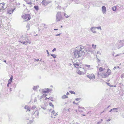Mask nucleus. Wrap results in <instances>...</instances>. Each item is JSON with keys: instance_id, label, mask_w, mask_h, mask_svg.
<instances>
[{"instance_id": "obj_12", "label": "nucleus", "mask_w": 124, "mask_h": 124, "mask_svg": "<svg viewBox=\"0 0 124 124\" xmlns=\"http://www.w3.org/2000/svg\"><path fill=\"white\" fill-rule=\"evenodd\" d=\"M109 76V74L108 75H107V74L106 73H102L101 75V76L103 78H106L108 76Z\"/></svg>"}, {"instance_id": "obj_9", "label": "nucleus", "mask_w": 124, "mask_h": 124, "mask_svg": "<svg viewBox=\"0 0 124 124\" xmlns=\"http://www.w3.org/2000/svg\"><path fill=\"white\" fill-rule=\"evenodd\" d=\"M102 11L103 13L104 14H106V8L104 6H103L101 8Z\"/></svg>"}, {"instance_id": "obj_35", "label": "nucleus", "mask_w": 124, "mask_h": 124, "mask_svg": "<svg viewBox=\"0 0 124 124\" xmlns=\"http://www.w3.org/2000/svg\"><path fill=\"white\" fill-rule=\"evenodd\" d=\"M11 10L12 9H10L9 10H8V13L9 14H11L12 13H11Z\"/></svg>"}, {"instance_id": "obj_58", "label": "nucleus", "mask_w": 124, "mask_h": 124, "mask_svg": "<svg viewBox=\"0 0 124 124\" xmlns=\"http://www.w3.org/2000/svg\"><path fill=\"white\" fill-rule=\"evenodd\" d=\"M27 4H30V5H31L32 4V3L31 2H30L28 3H27Z\"/></svg>"}, {"instance_id": "obj_44", "label": "nucleus", "mask_w": 124, "mask_h": 124, "mask_svg": "<svg viewBox=\"0 0 124 124\" xmlns=\"http://www.w3.org/2000/svg\"><path fill=\"white\" fill-rule=\"evenodd\" d=\"M13 78V77L12 76H11L10 78V79H9L10 80H12Z\"/></svg>"}, {"instance_id": "obj_56", "label": "nucleus", "mask_w": 124, "mask_h": 124, "mask_svg": "<svg viewBox=\"0 0 124 124\" xmlns=\"http://www.w3.org/2000/svg\"><path fill=\"white\" fill-rule=\"evenodd\" d=\"M25 119L26 120H29V118H28H28L27 117H26V118H25Z\"/></svg>"}, {"instance_id": "obj_60", "label": "nucleus", "mask_w": 124, "mask_h": 124, "mask_svg": "<svg viewBox=\"0 0 124 124\" xmlns=\"http://www.w3.org/2000/svg\"><path fill=\"white\" fill-rule=\"evenodd\" d=\"M3 62H5V63H6V64H7V63H6V60H4V61H3Z\"/></svg>"}, {"instance_id": "obj_38", "label": "nucleus", "mask_w": 124, "mask_h": 124, "mask_svg": "<svg viewBox=\"0 0 124 124\" xmlns=\"http://www.w3.org/2000/svg\"><path fill=\"white\" fill-rule=\"evenodd\" d=\"M115 109H116V108H113L110 109L109 111V112H111L112 111H113L115 110Z\"/></svg>"}, {"instance_id": "obj_20", "label": "nucleus", "mask_w": 124, "mask_h": 124, "mask_svg": "<svg viewBox=\"0 0 124 124\" xmlns=\"http://www.w3.org/2000/svg\"><path fill=\"white\" fill-rule=\"evenodd\" d=\"M16 86V84L15 83L13 84L11 86V87L15 88Z\"/></svg>"}, {"instance_id": "obj_61", "label": "nucleus", "mask_w": 124, "mask_h": 124, "mask_svg": "<svg viewBox=\"0 0 124 124\" xmlns=\"http://www.w3.org/2000/svg\"><path fill=\"white\" fill-rule=\"evenodd\" d=\"M12 89L11 88H10V92H11L12 91Z\"/></svg>"}, {"instance_id": "obj_22", "label": "nucleus", "mask_w": 124, "mask_h": 124, "mask_svg": "<svg viewBox=\"0 0 124 124\" xmlns=\"http://www.w3.org/2000/svg\"><path fill=\"white\" fill-rule=\"evenodd\" d=\"M68 97V96L66 95H64L62 96V99H64L67 98Z\"/></svg>"}, {"instance_id": "obj_62", "label": "nucleus", "mask_w": 124, "mask_h": 124, "mask_svg": "<svg viewBox=\"0 0 124 124\" xmlns=\"http://www.w3.org/2000/svg\"><path fill=\"white\" fill-rule=\"evenodd\" d=\"M69 94V92H67L66 93L67 95H68Z\"/></svg>"}, {"instance_id": "obj_59", "label": "nucleus", "mask_w": 124, "mask_h": 124, "mask_svg": "<svg viewBox=\"0 0 124 124\" xmlns=\"http://www.w3.org/2000/svg\"><path fill=\"white\" fill-rule=\"evenodd\" d=\"M110 107V105H109L108 106L107 108H106V109H107V108H109V107Z\"/></svg>"}, {"instance_id": "obj_46", "label": "nucleus", "mask_w": 124, "mask_h": 124, "mask_svg": "<svg viewBox=\"0 0 124 124\" xmlns=\"http://www.w3.org/2000/svg\"><path fill=\"white\" fill-rule=\"evenodd\" d=\"M15 8H14L13 9H12V10H11V13H13V12L14 11V10L15 9Z\"/></svg>"}, {"instance_id": "obj_43", "label": "nucleus", "mask_w": 124, "mask_h": 124, "mask_svg": "<svg viewBox=\"0 0 124 124\" xmlns=\"http://www.w3.org/2000/svg\"><path fill=\"white\" fill-rule=\"evenodd\" d=\"M124 77V75L123 74H122L121 75V78H123Z\"/></svg>"}, {"instance_id": "obj_2", "label": "nucleus", "mask_w": 124, "mask_h": 124, "mask_svg": "<svg viewBox=\"0 0 124 124\" xmlns=\"http://www.w3.org/2000/svg\"><path fill=\"white\" fill-rule=\"evenodd\" d=\"M18 41L23 43V44L25 45H27V43L29 44L31 43V41L28 39L26 36H25V37L23 36Z\"/></svg>"}, {"instance_id": "obj_52", "label": "nucleus", "mask_w": 124, "mask_h": 124, "mask_svg": "<svg viewBox=\"0 0 124 124\" xmlns=\"http://www.w3.org/2000/svg\"><path fill=\"white\" fill-rule=\"evenodd\" d=\"M73 103H74V104H76L77 105H78V103H75V101H73Z\"/></svg>"}, {"instance_id": "obj_11", "label": "nucleus", "mask_w": 124, "mask_h": 124, "mask_svg": "<svg viewBox=\"0 0 124 124\" xmlns=\"http://www.w3.org/2000/svg\"><path fill=\"white\" fill-rule=\"evenodd\" d=\"M42 92L44 93H46L50 92V91L48 88H45L42 90Z\"/></svg>"}, {"instance_id": "obj_26", "label": "nucleus", "mask_w": 124, "mask_h": 124, "mask_svg": "<svg viewBox=\"0 0 124 124\" xmlns=\"http://www.w3.org/2000/svg\"><path fill=\"white\" fill-rule=\"evenodd\" d=\"M33 122L32 120H29V121L27 122V124H31Z\"/></svg>"}, {"instance_id": "obj_37", "label": "nucleus", "mask_w": 124, "mask_h": 124, "mask_svg": "<svg viewBox=\"0 0 124 124\" xmlns=\"http://www.w3.org/2000/svg\"><path fill=\"white\" fill-rule=\"evenodd\" d=\"M49 105L50 106H51L54 107V105L51 102H50L49 103Z\"/></svg>"}, {"instance_id": "obj_36", "label": "nucleus", "mask_w": 124, "mask_h": 124, "mask_svg": "<svg viewBox=\"0 0 124 124\" xmlns=\"http://www.w3.org/2000/svg\"><path fill=\"white\" fill-rule=\"evenodd\" d=\"M100 71H102L103 70V69L101 67H100L99 69Z\"/></svg>"}, {"instance_id": "obj_3", "label": "nucleus", "mask_w": 124, "mask_h": 124, "mask_svg": "<svg viewBox=\"0 0 124 124\" xmlns=\"http://www.w3.org/2000/svg\"><path fill=\"white\" fill-rule=\"evenodd\" d=\"M61 12H58L56 15V21L58 22L61 20L62 18V16L61 14Z\"/></svg>"}, {"instance_id": "obj_57", "label": "nucleus", "mask_w": 124, "mask_h": 124, "mask_svg": "<svg viewBox=\"0 0 124 124\" xmlns=\"http://www.w3.org/2000/svg\"><path fill=\"white\" fill-rule=\"evenodd\" d=\"M101 74H100L99 72H98V76H101Z\"/></svg>"}, {"instance_id": "obj_51", "label": "nucleus", "mask_w": 124, "mask_h": 124, "mask_svg": "<svg viewBox=\"0 0 124 124\" xmlns=\"http://www.w3.org/2000/svg\"><path fill=\"white\" fill-rule=\"evenodd\" d=\"M1 4H2V5H3L2 6H4V5H5V3H1V4H0V5L1 6Z\"/></svg>"}, {"instance_id": "obj_31", "label": "nucleus", "mask_w": 124, "mask_h": 124, "mask_svg": "<svg viewBox=\"0 0 124 124\" xmlns=\"http://www.w3.org/2000/svg\"><path fill=\"white\" fill-rule=\"evenodd\" d=\"M26 27L28 28V29H27V30H29L30 29L29 24H27L26 26Z\"/></svg>"}, {"instance_id": "obj_6", "label": "nucleus", "mask_w": 124, "mask_h": 124, "mask_svg": "<svg viewBox=\"0 0 124 124\" xmlns=\"http://www.w3.org/2000/svg\"><path fill=\"white\" fill-rule=\"evenodd\" d=\"M74 2L75 4H78L80 3L82 4H85L84 0H83L82 2L80 1V0H75Z\"/></svg>"}, {"instance_id": "obj_29", "label": "nucleus", "mask_w": 124, "mask_h": 124, "mask_svg": "<svg viewBox=\"0 0 124 124\" xmlns=\"http://www.w3.org/2000/svg\"><path fill=\"white\" fill-rule=\"evenodd\" d=\"M106 83L108 86H109L110 87H112L114 86L113 85H111L110 84L106 82Z\"/></svg>"}, {"instance_id": "obj_28", "label": "nucleus", "mask_w": 124, "mask_h": 124, "mask_svg": "<svg viewBox=\"0 0 124 124\" xmlns=\"http://www.w3.org/2000/svg\"><path fill=\"white\" fill-rule=\"evenodd\" d=\"M64 16L66 18L69 17L70 16L67 15L65 13H64Z\"/></svg>"}, {"instance_id": "obj_41", "label": "nucleus", "mask_w": 124, "mask_h": 124, "mask_svg": "<svg viewBox=\"0 0 124 124\" xmlns=\"http://www.w3.org/2000/svg\"><path fill=\"white\" fill-rule=\"evenodd\" d=\"M81 99V98H77L76 99H75V100L77 101H78L80 100Z\"/></svg>"}, {"instance_id": "obj_55", "label": "nucleus", "mask_w": 124, "mask_h": 124, "mask_svg": "<svg viewBox=\"0 0 124 124\" xmlns=\"http://www.w3.org/2000/svg\"><path fill=\"white\" fill-rule=\"evenodd\" d=\"M35 61H37V62H38V61H39V59H35Z\"/></svg>"}, {"instance_id": "obj_27", "label": "nucleus", "mask_w": 124, "mask_h": 124, "mask_svg": "<svg viewBox=\"0 0 124 124\" xmlns=\"http://www.w3.org/2000/svg\"><path fill=\"white\" fill-rule=\"evenodd\" d=\"M112 9L114 11H115L116 10V7L115 6H114L112 8Z\"/></svg>"}, {"instance_id": "obj_23", "label": "nucleus", "mask_w": 124, "mask_h": 124, "mask_svg": "<svg viewBox=\"0 0 124 124\" xmlns=\"http://www.w3.org/2000/svg\"><path fill=\"white\" fill-rule=\"evenodd\" d=\"M50 54L54 58H56V54Z\"/></svg>"}, {"instance_id": "obj_18", "label": "nucleus", "mask_w": 124, "mask_h": 124, "mask_svg": "<svg viewBox=\"0 0 124 124\" xmlns=\"http://www.w3.org/2000/svg\"><path fill=\"white\" fill-rule=\"evenodd\" d=\"M86 50L88 52H90L91 53L93 52L92 48V47H91L90 48H89L88 49H87Z\"/></svg>"}, {"instance_id": "obj_50", "label": "nucleus", "mask_w": 124, "mask_h": 124, "mask_svg": "<svg viewBox=\"0 0 124 124\" xmlns=\"http://www.w3.org/2000/svg\"><path fill=\"white\" fill-rule=\"evenodd\" d=\"M97 54H100L101 55V53L100 52V51H98L97 52Z\"/></svg>"}, {"instance_id": "obj_33", "label": "nucleus", "mask_w": 124, "mask_h": 124, "mask_svg": "<svg viewBox=\"0 0 124 124\" xmlns=\"http://www.w3.org/2000/svg\"><path fill=\"white\" fill-rule=\"evenodd\" d=\"M69 92L71 94H75V93L74 92L72 91H69Z\"/></svg>"}, {"instance_id": "obj_45", "label": "nucleus", "mask_w": 124, "mask_h": 124, "mask_svg": "<svg viewBox=\"0 0 124 124\" xmlns=\"http://www.w3.org/2000/svg\"><path fill=\"white\" fill-rule=\"evenodd\" d=\"M1 6L2 7V8H1V9H3V10H5V9H6V8H4V7L3 6H1Z\"/></svg>"}, {"instance_id": "obj_47", "label": "nucleus", "mask_w": 124, "mask_h": 124, "mask_svg": "<svg viewBox=\"0 0 124 124\" xmlns=\"http://www.w3.org/2000/svg\"><path fill=\"white\" fill-rule=\"evenodd\" d=\"M56 48H54L52 51L53 52H54V51H56Z\"/></svg>"}, {"instance_id": "obj_40", "label": "nucleus", "mask_w": 124, "mask_h": 124, "mask_svg": "<svg viewBox=\"0 0 124 124\" xmlns=\"http://www.w3.org/2000/svg\"><path fill=\"white\" fill-rule=\"evenodd\" d=\"M119 68V66L115 67H114L113 69L114 70H115L116 68L118 69V68Z\"/></svg>"}, {"instance_id": "obj_24", "label": "nucleus", "mask_w": 124, "mask_h": 124, "mask_svg": "<svg viewBox=\"0 0 124 124\" xmlns=\"http://www.w3.org/2000/svg\"><path fill=\"white\" fill-rule=\"evenodd\" d=\"M34 8L36 10H38L39 9V8L38 6H34Z\"/></svg>"}, {"instance_id": "obj_19", "label": "nucleus", "mask_w": 124, "mask_h": 124, "mask_svg": "<svg viewBox=\"0 0 124 124\" xmlns=\"http://www.w3.org/2000/svg\"><path fill=\"white\" fill-rule=\"evenodd\" d=\"M111 72V70L109 69H108L107 71L106 72V73L107 74V75H108L109 74V75L110 74Z\"/></svg>"}, {"instance_id": "obj_7", "label": "nucleus", "mask_w": 124, "mask_h": 124, "mask_svg": "<svg viewBox=\"0 0 124 124\" xmlns=\"http://www.w3.org/2000/svg\"><path fill=\"white\" fill-rule=\"evenodd\" d=\"M86 76L89 78L90 79L93 78L95 79V76L93 74H92L90 75H87Z\"/></svg>"}, {"instance_id": "obj_64", "label": "nucleus", "mask_w": 124, "mask_h": 124, "mask_svg": "<svg viewBox=\"0 0 124 124\" xmlns=\"http://www.w3.org/2000/svg\"><path fill=\"white\" fill-rule=\"evenodd\" d=\"M41 108L44 110H45L46 109V108L44 107H41Z\"/></svg>"}, {"instance_id": "obj_8", "label": "nucleus", "mask_w": 124, "mask_h": 124, "mask_svg": "<svg viewBox=\"0 0 124 124\" xmlns=\"http://www.w3.org/2000/svg\"><path fill=\"white\" fill-rule=\"evenodd\" d=\"M57 113H55L54 110H53L51 112V116L52 118H55V117H54V116H55L57 115Z\"/></svg>"}, {"instance_id": "obj_39", "label": "nucleus", "mask_w": 124, "mask_h": 124, "mask_svg": "<svg viewBox=\"0 0 124 124\" xmlns=\"http://www.w3.org/2000/svg\"><path fill=\"white\" fill-rule=\"evenodd\" d=\"M85 67H88V68H89L90 67V65H87V64H85Z\"/></svg>"}, {"instance_id": "obj_25", "label": "nucleus", "mask_w": 124, "mask_h": 124, "mask_svg": "<svg viewBox=\"0 0 124 124\" xmlns=\"http://www.w3.org/2000/svg\"><path fill=\"white\" fill-rule=\"evenodd\" d=\"M119 45L118 46H117L118 49H119L121 47H122L123 46L122 45H121L120 44V42H119Z\"/></svg>"}, {"instance_id": "obj_1", "label": "nucleus", "mask_w": 124, "mask_h": 124, "mask_svg": "<svg viewBox=\"0 0 124 124\" xmlns=\"http://www.w3.org/2000/svg\"><path fill=\"white\" fill-rule=\"evenodd\" d=\"M81 47H76V49L74 51V54L76 58H78L81 57L85 54L84 51V47L80 45Z\"/></svg>"}, {"instance_id": "obj_53", "label": "nucleus", "mask_w": 124, "mask_h": 124, "mask_svg": "<svg viewBox=\"0 0 124 124\" xmlns=\"http://www.w3.org/2000/svg\"><path fill=\"white\" fill-rule=\"evenodd\" d=\"M61 33H59L58 34H56L55 35V36H60V35H61Z\"/></svg>"}, {"instance_id": "obj_21", "label": "nucleus", "mask_w": 124, "mask_h": 124, "mask_svg": "<svg viewBox=\"0 0 124 124\" xmlns=\"http://www.w3.org/2000/svg\"><path fill=\"white\" fill-rule=\"evenodd\" d=\"M39 87V86L37 85L36 86H34L33 88V89L35 90H36L37 88Z\"/></svg>"}, {"instance_id": "obj_16", "label": "nucleus", "mask_w": 124, "mask_h": 124, "mask_svg": "<svg viewBox=\"0 0 124 124\" xmlns=\"http://www.w3.org/2000/svg\"><path fill=\"white\" fill-rule=\"evenodd\" d=\"M91 47V46L90 45L88 44L86 45L85 46V48H86V50L87 49H88L89 48H90Z\"/></svg>"}, {"instance_id": "obj_54", "label": "nucleus", "mask_w": 124, "mask_h": 124, "mask_svg": "<svg viewBox=\"0 0 124 124\" xmlns=\"http://www.w3.org/2000/svg\"><path fill=\"white\" fill-rule=\"evenodd\" d=\"M111 119L110 118H109L108 120H107L106 121L107 122H109L110 120Z\"/></svg>"}, {"instance_id": "obj_10", "label": "nucleus", "mask_w": 124, "mask_h": 124, "mask_svg": "<svg viewBox=\"0 0 124 124\" xmlns=\"http://www.w3.org/2000/svg\"><path fill=\"white\" fill-rule=\"evenodd\" d=\"M96 29V27H92L90 28V30L93 33H95L96 32V31H95Z\"/></svg>"}, {"instance_id": "obj_34", "label": "nucleus", "mask_w": 124, "mask_h": 124, "mask_svg": "<svg viewBox=\"0 0 124 124\" xmlns=\"http://www.w3.org/2000/svg\"><path fill=\"white\" fill-rule=\"evenodd\" d=\"M96 29H97L98 30H101V26H99L97 27H96Z\"/></svg>"}, {"instance_id": "obj_30", "label": "nucleus", "mask_w": 124, "mask_h": 124, "mask_svg": "<svg viewBox=\"0 0 124 124\" xmlns=\"http://www.w3.org/2000/svg\"><path fill=\"white\" fill-rule=\"evenodd\" d=\"M82 72L80 71V70H78V72H77V73L80 75H81L82 74Z\"/></svg>"}, {"instance_id": "obj_15", "label": "nucleus", "mask_w": 124, "mask_h": 124, "mask_svg": "<svg viewBox=\"0 0 124 124\" xmlns=\"http://www.w3.org/2000/svg\"><path fill=\"white\" fill-rule=\"evenodd\" d=\"M79 64L78 62H76V63H74L73 65L74 66L76 67L77 68L78 67L79 65Z\"/></svg>"}, {"instance_id": "obj_5", "label": "nucleus", "mask_w": 124, "mask_h": 124, "mask_svg": "<svg viewBox=\"0 0 124 124\" xmlns=\"http://www.w3.org/2000/svg\"><path fill=\"white\" fill-rule=\"evenodd\" d=\"M22 18L23 19H26L27 20H30L31 18L29 14H26L24 15H23Z\"/></svg>"}, {"instance_id": "obj_14", "label": "nucleus", "mask_w": 124, "mask_h": 124, "mask_svg": "<svg viewBox=\"0 0 124 124\" xmlns=\"http://www.w3.org/2000/svg\"><path fill=\"white\" fill-rule=\"evenodd\" d=\"M119 43H117L116 44L114 47V49L115 50H116V49H118L117 46H118L119 45Z\"/></svg>"}, {"instance_id": "obj_4", "label": "nucleus", "mask_w": 124, "mask_h": 124, "mask_svg": "<svg viewBox=\"0 0 124 124\" xmlns=\"http://www.w3.org/2000/svg\"><path fill=\"white\" fill-rule=\"evenodd\" d=\"M32 113V117L34 118H38L39 115V112L38 111H33Z\"/></svg>"}, {"instance_id": "obj_48", "label": "nucleus", "mask_w": 124, "mask_h": 124, "mask_svg": "<svg viewBox=\"0 0 124 124\" xmlns=\"http://www.w3.org/2000/svg\"><path fill=\"white\" fill-rule=\"evenodd\" d=\"M116 108V109H115V110H116V112H117L118 111H117V109L118 108Z\"/></svg>"}, {"instance_id": "obj_17", "label": "nucleus", "mask_w": 124, "mask_h": 124, "mask_svg": "<svg viewBox=\"0 0 124 124\" xmlns=\"http://www.w3.org/2000/svg\"><path fill=\"white\" fill-rule=\"evenodd\" d=\"M24 108L25 109L27 110L26 111H30V108H29V107L27 106H25V107H24Z\"/></svg>"}, {"instance_id": "obj_63", "label": "nucleus", "mask_w": 124, "mask_h": 124, "mask_svg": "<svg viewBox=\"0 0 124 124\" xmlns=\"http://www.w3.org/2000/svg\"><path fill=\"white\" fill-rule=\"evenodd\" d=\"M79 108H82V109H85V108H84L83 107H79Z\"/></svg>"}, {"instance_id": "obj_42", "label": "nucleus", "mask_w": 124, "mask_h": 124, "mask_svg": "<svg viewBox=\"0 0 124 124\" xmlns=\"http://www.w3.org/2000/svg\"><path fill=\"white\" fill-rule=\"evenodd\" d=\"M12 81V80H10L9 79V80L8 81V83H9V84H11V82Z\"/></svg>"}, {"instance_id": "obj_13", "label": "nucleus", "mask_w": 124, "mask_h": 124, "mask_svg": "<svg viewBox=\"0 0 124 124\" xmlns=\"http://www.w3.org/2000/svg\"><path fill=\"white\" fill-rule=\"evenodd\" d=\"M43 5L46 6L48 4V3L46 1V0H44L42 1Z\"/></svg>"}, {"instance_id": "obj_32", "label": "nucleus", "mask_w": 124, "mask_h": 124, "mask_svg": "<svg viewBox=\"0 0 124 124\" xmlns=\"http://www.w3.org/2000/svg\"><path fill=\"white\" fill-rule=\"evenodd\" d=\"M92 47H93V48L95 49V48H96V45H94L93 44H92Z\"/></svg>"}, {"instance_id": "obj_49", "label": "nucleus", "mask_w": 124, "mask_h": 124, "mask_svg": "<svg viewBox=\"0 0 124 124\" xmlns=\"http://www.w3.org/2000/svg\"><path fill=\"white\" fill-rule=\"evenodd\" d=\"M47 52V54H48V55H47V56H49V52H48V51L47 50L46 51Z\"/></svg>"}]
</instances>
